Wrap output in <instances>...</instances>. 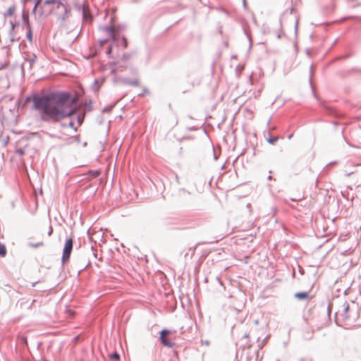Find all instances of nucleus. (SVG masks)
<instances>
[{"instance_id":"9b49d317","label":"nucleus","mask_w":361,"mask_h":361,"mask_svg":"<svg viewBox=\"0 0 361 361\" xmlns=\"http://www.w3.org/2000/svg\"><path fill=\"white\" fill-rule=\"evenodd\" d=\"M109 358L114 360H118L119 359V355L117 353H114L109 355Z\"/></svg>"},{"instance_id":"20e7f679","label":"nucleus","mask_w":361,"mask_h":361,"mask_svg":"<svg viewBox=\"0 0 361 361\" xmlns=\"http://www.w3.org/2000/svg\"><path fill=\"white\" fill-rule=\"evenodd\" d=\"M171 331L167 329H164L160 332V340L161 343L168 348H173L175 346V342L170 337Z\"/></svg>"},{"instance_id":"f8f14e48","label":"nucleus","mask_w":361,"mask_h":361,"mask_svg":"<svg viewBox=\"0 0 361 361\" xmlns=\"http://www.w3.org/2000/svg\"><path fill=\"white\" fill-rule=\"evenodd\" d=\"M276 141H277L276 137H271V138L268 139V142L272 145L274 144Z\"/></svg>"},{"instance_id":"6e6552de","label":"nucleus","mask_w":361,"mask_h":361,"mask_svg":"<svg viewBox=\"0 0 361 361\" xmlns=\"http://www.w3.org/2000/svg\"><path fill=\"white\" fill-rule=\"evenodd\" d=\"M15 12H16V6H12L8 8V10L5 13L4 16H5V17L13 16L15 14Z\"/></svg>"},{"instance_id":"7ed1b4c3","label":"nucleus","mask_w":361,"mask_h":361,"mask_svg":"<svg viewBox=\"0 0 361 361\" xmlns=\"http://www.w3.org/2000/svg\"><path fill=\"white\" fill-rule=\"evenodd\" d=\"M104 31L106 33V35L114 41L119 43L121 42V45L123 48L127 47V40L125 37L120 35V27H116L114 26H111L108 27H105Z\"/></svg>"},{"instance_id":"2eb2a0df","label":"nucleus","mask_w":361,"mask_h":361,"mask_svg":"<svg viewBox=\"0 0 361 361\" xmlns=\"http://www.w3.org/2000/svg\"><path fill=\"white\" fill-rule=\"evenodd\" d=\"M15 26H16V25L14 23H11V28H12V30L14 29Z\"/></svg>"},{"instance_id":"9d476101","label":"nucleus","mask_w":361,"mask_h":361,"mask_svg":"<svg viewBox=\"0 0 361 361\" xmlns=\"http://www.w3.org/2000/svg\"><path fill=\"white\" fill-rule=\"evenodd\" d=\"M6 255V248L4 245L0 244V256L5 257Z\"/></svg>"},{"instance_id":"dca6fc26","label":"nucleus","mask_w":361,"mask_h":361,"mask_svg":"<svg viewBox=\"0 0 361 361\" xmlns=\"http://www.w3.org/2000/svg\"><path fill=\"white\" fill-rule=\"evenodd\" d=\"M243 338L248 339V338H249L248 335H245V336H244V337H243Z\"/></svg>"},{"instance_id":"f3484780","label":"nucleus","mask_w":361,"mask_h":361,"mask_svg":"<svg viewBox=\"0 0 361 361\" xmlns=\"http://www.w3.org/2000/svg\"><path fill=\"white\" fill-rule=\"evenodd\" d=\"M18 152H19V153H20V154H23V151L22 149L18 150Z\"/></svg>"},{"instance_id":"aec40b11","label":"nucleus","mask_w":361,"mask_h":361,"mask_svg":"<svg viewBox=\"0 0 361 361\" xmlns=\"http://www.w3.org/2000/svg\"><path fill=\"white\" fill-rule=\"evenodd\" d=\"M95 175H96V176H98V175H99V172H96V173H95Z\"/></svg>"},{"instance_id":"a211bd4d","label":"nucleus","mask_w":361,"mask_h":361,"mask_svg":"<svg viewBox=\"0 0 361 361\" xmlns=\"http://www.w3.org/2000/svg\"><path fill=\"white\" fill-rule=\"evenodd\" d=\"M23 341L25 342V343H27V338H23Z\"/></svg>"},{"instance_id":"1a4fd4ad","label":"nucleus","mask_w":361,"mask_h":361,"mask_svg":"<svg viewBox=\"0 0 361 361\" xmlns=\"http://www.w3.org/2000/svg\"><path fill=\"white\" fill-rule=\"evenodd\" d=\"M27 37L28 38L30 42H32V32L31 30V27H30V24L27 25Z\"/></svg>"},{"instance_id":"4468645a","label":"nucleus","mask_w":361,"mask_h":361,"mask_svg":"<svg viewBox=\"0 0 361 361\" xmlns=\"http://www.w3.org/2000/svg\"><path fill=\"white\" fill-rule=\"evenodd\" d=\"M39 245H43V243H39L38 244H36V245H33L34 247H37V246H39Z\"/></svg>"},{"instance_id":"6ab92c4d","label":"nucleus","mask_w":361,"mask_h":361,"mask_svg":"<svg viewBox=\"0 0 361 361\" xmlns=\"http://www.w3.org/2000/svg\"><path fill=\"white\" fill-rule=\"evenodd\" d=\"M247 348H250V347H251V345L247 344Z\"/></svg>"},{"instance_id":"ddd939ff","label":"nucleus","mask_w":361,"mask_h":361,"mask_svg":"<svg viewBox=\"0 0 361 361\" xmlns=\"http://www.w3.org/2000/svg\"><path fill=\"white\" fill-rule=\"evenodd\" d=\"M23 20L27 23V25L29 24V22H28V15L27 13H23Z\"/></svg>"},{"instance_id":"f03ea898","label":"nucleus","mask_w":361,"mask_h":361,"mask_svg":"<svg viewBox=\"0 0 361 361\" xmlns=\"http://www.w3.org/2000/svg\"><path fill=\"white\" fill-rule=\"evenodd\" d=\"M39 16L54 14L60 19H65L67 10L60 0H37L33 9Z\"/></svg>"},{"instance_id":"0eeeda50","label":"nucleus","mask_w":361,"mask_h":361,"mask_svg":"<svg viewBox=\"0 0 361 361\" xmlns=\"http://www.w3.org/2000/svg\"><path fill=\"white\" fill-rule=\"evenodd\" d=\"M294 297L300 300H310L312 299V297L310 296L309 293L307 292H301V293H297L294 295Z\"/></svg>"},{"instance_id":"f257e3e1","label":"nucleus","mask_w":361,"mask_h":361,"mask_svg":"<svg viewBox=\"0 0 361 361\" xmlns=\"http://www.w3.org/2000/svg\"><path fill=\"white\" fill-rule=\"evenodd\" d=\"M33 106L45 121H59L73 115L76 110L75 99L66 93L35 97L33 99Z\"/></svg>"},{"instance_id":"39448f33","label":"nucleus","mask_w":361,"mask_h":361,"mask_svg":"<svg viewBox=\"0 0 361 361\" xmlns=\"http://www.w3.org/2000/svg\"><path fill=\"white\" fill-rule=\"evenodd\" d=\"M352 313L353 311L350 309L348 304L345 302L336 312V317H340L343 320H348L353 316Z\"/></svg>"},{"instance_id":"423d86ee","label":"nucleus","mask_w":361,"mask_h":361,"mask_svg":"<svg viewBox=\"0 0 361 361\" xmlns=\"http://www.w3.org/2000/svg\"><path fill=\"white\" fill-rule=\"evenodd\" d=\"M72 249H73V239L69 238L66 240V242L65 243L64 248H63V256H62V261L63 262L68 260V259L70 258V255H71Z\"/></svg>"}]
</instances>
